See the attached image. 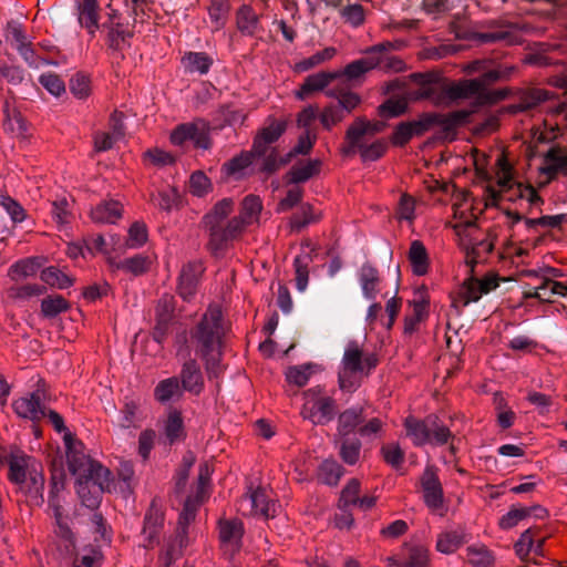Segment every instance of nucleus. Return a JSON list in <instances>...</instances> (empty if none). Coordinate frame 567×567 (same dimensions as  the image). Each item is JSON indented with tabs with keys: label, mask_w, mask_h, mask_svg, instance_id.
<instances>
[{
	"label": "nucleus",
	"mask_w": 567,
	"mask_h": 567,
	"mask_svg": "<svg viewBox=\"0 0 567 567\" xmlns=\"http://www.w3.org/2000/svg\"><path fill=\"white\" fill-rule=\"evenodd\" d=\"M467 75H475L468 80L454 83L449 89L450 97L454 100L473 99L477 106L493 104L506 97L505 90H491L494 83L506 81L515 68L503 65L493 59H477L463 68Z\"/></svg>",
	"instance_id": "obj_1"
},
{
	"label": "nucleus",
	"mask_w": 567,
	"mask_h": 567,
	"mask_svg": "<svg viewBox=\"0 0 567 567\" xmlns=\"http://www.w3.org/2000/svg\"><path fill=\"white\" fill-rule=\"evenodd\" d=\"M381 419L373 416L369 405H353L338 416L337 444L342 461L354 465L359 461L361 441L355 436L373 440L381 432Z\"/></svg>",
	"instance_id": "obj_2"
},
{
	"label": "nucleus",
	"mask_w": 567,
	"mask_h": 567,
	"mask_svg": "<svg viewBox=\"0 0 567 567\" xmlns=\"http://www.w3.org/2000/svg\"><path fill=\"white\" fill-rule=\"evenodd\" d=\"M9 466V481L22 493L29 505L41 506L44 503L43 467L34 457L21 450H12L4 457Z\"/></svg>",
	"instance_id": "obj_3"
},
{
	"label": "nucleus",
	"mask_w": 567,
	"mask_h": 567,
	"mask_svg": "<svg viewBox=\"0 0 567 567\" xmlns=\"http://www.w3.org/2000/svg\"><path fill=\"white\" fill-rule=\"evenodd\" d=\"M234 209L231 198H223L203 217V225L208 231L207 249L219 257L228 248L229 243L240 235V223L235 217L227 219Z\"/></svg>",
	"instance_id": "obj_4"
},
{
	"label": "nucleus",
	"mask_w": 567,
	"mask_h": 567,
	"mask_svg": "<svg viewBox=\"0 0 567 567\" xmlns=\"http://www.w3.org/2000/svg\"><path fill=\"white\" fill-rule=\"evenodd\" d=\"M226 331L220 308L209 306L198 322L189 330V340L195 354L224 349Z\"/></svg>",
	"instance_id": "obj_5"
},
{
	"label": "nucleus",
	"mask_w": 567,
	"mask_h": 567,
	"mask_svg": "<svg viewBox=\"0 0 567 567\" xmlns=\"http://www.w3.org/2000/svg\"><path fill=\"white\" fill-rule=\"evenodd\" d=\"M394 45L391 42H383L370 47L365 50L364 56L354 60L342 72L350 80H354L372 69H380L385 72H401L405 68V63L399 56L393 54Z\"/></svg>",
	"instance_id": "obj_6"
},
{
	"label": "nucleus",
	"mask_w": 567,
	"mask_h": 567,
	"mask_svg": "<svg viewBox=\"0 0 567 567\" xmlns=\"http://www.w3.org/2000/svg\"><path fill=\"white\" fill-rule=\"evenodd\" d=\"M404 427L406 436L412 440L415 446L425 444L444 445L453 437L450 429L434 414L424 419L408 416L404 420Z\"/></svg>",
	"instance_id": "obj_7"
},
{
	"label": "nucleus",
	"mask_w": 567,
	"mask_h": 567,
	"mask_svg": "<svg viewBox=\"0 0 567 567\" xmlns=\"http://www.w3.org/2000/svg\"><path fill=\"white\" fill-rule=\"evenodd\" d=\"M47 392L40 385L33 391L30 396L20 398L12 403L14 412L23 419L38 422L44 417H48L54 430L58 433L70 432L64 424L63 417L55 411L50 410L45 406Z\"/></svg>",
	"instance_id": "obj_8"
},
{
	"label": "nucleus",
	"mask_w": 567,
	"mask_h": 567,
	"mask_svg": "<svg viewBox=\"0 0 567 567\" xmlns=\"http://www.w3.org/2000/svg\"><path fill=\"white\" fill-rule=\"evenodd\" d=\"M327 95L336 101L324 106L319 115L322 126L327 130H330L333 125L343 121L344 117L351 114L362 102L358 93L346 89L329 90Z\"/></svg>",
	"instance_id": "obj_9"
},
{
	"label": "nucleus",
	"mask_w": 567,
	"mask_h": 567,
	"mask_svg": "<svg viewBox=\"0 0 567 567\" xmlns=\"http://www.w3.org/2000/svg\"><path fill=\"white\" fill-rule=\"evenodd\" d=\"M219 540L226 554L233 557L243 546L244 524L238 518L220 519L218 523Z\"/></svg>",
	"instance_id": "obj_10"
},
{
	"label": "nucleus",
	"mask_w": 567,
	"mask_h": 567,
	"mask_svg": "<svg viewBox=\"0 0 567 567\" xmlns=\"http://www.w3.org/2000/svg\"><path fill=\"white\" fill-rule=\"evenodd\" d=\"M420 483L425 505L433 511L443 507V487L437 476V470L433 465H427L424 468Z\"/></svg>",
	"instance_id": "obj_11"
},
{
	"label": "nucleus",
	"mask_w": 567,
	"mask_h": 567,
	"mask_svg": "<svg viewBox=\"0 0 567 567\" xmlns=\"http://www.w3.org/2000/svg\"><path fill=\"white\" fill-rule=\"evenodd\" d=\"M204 267L200 261H188L181 270L177 292L185 301H190L197 291Z\"/></svg>",
	"instance_id": "obj_12"
},
{
	"label": "nucleus",
	"mask_w": 567,
	"mask_h": 567,
	"mask_svg": "<svg viewBox=\"0 0 567 567\" xmlns=\"http://www.w3.org/2000/svg\"><path fill=\"white\" fill-rule=\"evenodd\" d=\"M498 287V279L496 276H487L483 279H477L471 276L466 279L460 290V295L464 300V306L471 302H476L483 295L491 292Z\"/></svg>",
	"instance_id": "obj_13"
},
{
	"label": "nucleus",
	"mask_w": 567,
	"mask_h": 567,
	"mask_svg": "<svg viewBox=\"0 0 567 567\" xmlns=\"http://www.w3.org/2000/svg\"><path fill=\"white\" fill-rule=\"evenodd\" d=\"M178 378L184 392L199 395L205 388L204 374L196 359L189 358L183 363Z\"/></svg>",
	"instance_id": "obj_14"
},
{
	"label": "nucleus",
	"mask_w": 567,
	"mask_h": 567,
	"mask_svg": "<svg viewBox=\"0 0 567 567\" xmlns=\"http://www.w3.org/2000/svg\"><path fill=\"white\" fill-rule=\"evenodd\" d=\"M164 526V514L161 508L152 502L145 517L142 534L144 547H153L159 544V533Z\"/></svg>",
	"instance_id": "obj_15"
},
{
	"label": "nucleus",
	"mask_w": 567,
	"mask_h": 567,
	"mask_svg": "<svg viewBox=\"0 0 567 567\" xmlns=\"http://www.w3.org/2000/svg\"><path fill=\"white\" fill-rule=\"evenodd\" d=\"M110 471L101 463L91 460L73 475L76 476L75 483H83V480L85 483L87 482V484L110 486Z\"/></svg>",
	"instance_id": "obj_16"
},
{
	"label": "nucleus",
	"mask_w": 567,
	"mask_h": 567,
	"mask_svg": "<svg viewBox=\"0 0 567 567\" xmlns=\"http://www.w3.org/2000/svg\"><path fill=\"white\" fill-rule=\"evenodd\" d=\"M340 76L339 72H318L308 75L300 89L296 92L299 100H306L310 94L324 90L333 80Z\"/></svg>",
	"instance_id": "obj_17"
},
{
	"label": "nucleus",
	"mask_w": 567,
	"mask_h": 567,
	"mask_svg": "<svg viewBox=\"0 0 567 567\" xmlns=\"http://www.w3.org/2000/svg\"><path fill=\"white\" fill-rule=\"evenodd\" d=\"M63 441L66 450L69 470L72 474H74L75 472H79V470L92 458L84 454L83 443L79 441L71 432H66V434L63 436Z\"/></svg>",
	"instance_id": "obj_18"
},
{
	"label": "nucleus",
	"mask_w": 567,
	"mask_h": 567,
	"mask_svg": "<svg viewBox=\"0 0 567 567\" xmlns=\"http://www.w3.org/2000/svg\"><path fill=\"white\" fill-rule=\"evenodd\" d=\"M539 173L553 179L558 173L567 175V154L559 147H550L544 155V165Z\"/></svg>",
	"instance_id": "obj_19"
},
{
	"label": "nucleus",
	"mask_w": 567,
	"mask_h": 567,
	"mask_svg": "<svg viewBox=\"0 0 567 567\" xmlns=\"http://www.w3.org/2000/svg\"><path fill=\"white\" fill-rule=\"evenodd\" d=\"M362 295L367 300H374L379 293L380 276L375 267L364 262L358 272Z\"/></svg>",
	"instance_id": "obj_20"
},
{
	"label": "nucleus",
	"mask_w": 567,
	"mask_h": 567,
	"mask_svg": "<svg viewBox=\"0 0 567 567\" xmlns=\"http://www.w3.org/2000/svg\"><path fill=\"white\" fill-rule=\"evenodd\" d=\"M183 395L184 390L177 375L159 381L154 389V396L161 404L177 402Z\"/></svg>",
	"instance_id": "obj_21"
},
{
	"label": "nucleus",
	"mask_w": 567,
	"mask_h": 567,
	"mask_svg": "<svg viewBox=\"0 0 567 567\" xmlns=\"http://www.w3.org/2000/svg\"><path fill=\"white\" fill-rule=\"evenodd\" d=\"M385 128V123L382 121L370 122L364 117H357L352 125L346 132V140H351L357 144L364 135H374Z\"/></svg>",
	"instance_id": "obj_22"
},
{
	"label": "nucleus",
	"mask_w": 567,
	"mask_h": 567,
	"mask_svg": "<svg viewBox=\"0 0 567 567\" xmlns=\"http://www.w3.org/2000/svg\"><path fill=\"white\" fill-rule=\"evenodd\" d=\"M82 482L75 483L76 493L82 504L90 509L97 508L102 501V494L109 489V486L87 484L83 480Z\"/></svg>",
	"instance_id": "obj_23"
},
{
	"label": "nucleus",
	"mask_w": 567,
	"mask_h": 567,
	"mask_svg": "<svg viewBox=\"0 0 567 567\" xmlns=\"http://www.w3.org/2000/svg\"><path fill=\"white\" fill-rule=\"evenodd\" d=\"M164 434L169 445L175 444L185 437V427L182 413L178 410H171L164 422Z\"/></svg>",
	"instance_id": "obj_24"
},
{
	"label": "nucleus",
	"mask_w": 567,
	"mask_h": 567,
	"mask_svg": "<svg viewBox=\"0 0 567 567\" xmlns=\"http://www.w3.org/2000/svg\"><path fill=\"white\" fill-rule=\"evenodd\" d=\"M43 259L40 257H31L19 260L9 268V276L14 281L33 277L41 269Z\"/></svg>",
	"instance_id": "obj_25"
},
{
	"label": "nucleus",
	"mask_w": 567,
	"mask_h": 567,
	"mask_svg": "<svg viewBox=\"0 0 567 567\" xmlns=\"http://www.w3.org/2000/svg\"><path fill=\"white\" fill-rule=\"evenodd\" d=\"M456 35L461 40L475 42L476 44H486L505 40L508 33L504 31L481 32L474 28H464L460 29Z\"/></svg>",
	"instance_id": "obj_26"
},
{
	"label": "nucleus",
	"mask_w": 567,
	"mask_h": 567,
	"mask_svg": "<svg viewBox=\"0 0 567 567\" xmlns=\"http://www.w3.org/2000/svg\"><path fill=\"white\" fill-rule=\"evenodd\" d=\"M261 208V200L258 196L248 195L243 199L240 214L235 216V219L239 220L240 223V234L247 225H250L258 218Z\"/></svg>",
	"instance_id": "obj_27"
},
{
	"label": "nucleus",
	"mask_w": 567,
	"mask_h": 567,
	"mask_svg": "<svg viewBox=\"0 0 567 567\" xmlns=\"http://www.w3.org/2000/svg\"><path fill=\"white\" fill-rule=\"evenodd\" d=\"M121 216V205L115 200L101 203L91 212L92 220L101 224H114Z\"/></svg>",
	"instance_id": "obj_28"
},
{
	"label": "nucleus",
	"mask_w": 567,
	"mask_h": 567,
	"mask_svg": "<svg viewBox=\"0 0 567 567\" xmlns=\"http://www.w3.org/2000/svg\"><path fill=\"white\" fill-rule=\"evenodd\" d=\"M133 31L120 27L118 29L111 30L106 33V43L113 53L117 54L118 58L124 59L123 51L131 47V39Z\"/></svg>",
	"instance_id": "obj_29"
},
{
	"label": "nucleus",
	"mask_w": 567,
	"mask_h": 567,
	"mask_svg": "<svg viewBox=\"0 0 567 567\" xmlns=\"http://www.w3.org/2000/svg\"><path fill=\"white\" fill-rule=\"evenodd\" d=\"M182 62L189 73H208L213 65V59L206 52H187L184 54Z\"/></svg>",
	"instance_id": "obj_30"
},
{
	"label": "nucleus",
	"mask_w": 567,
	"mask_h": 567,
	"mask_svg": "<svg viewBox=\"0 0 567 567\" xmlns=\"http://www.w3.org/2000/svg\"><path fill=\"white\" fill-rule=\"evenodd\" d=\"M409 259L414 275L423 276L427 272L429 256L425 246L420 240H413L411 243Z\"/></svg>",
	"instance_id": "obj_31"
},
{
	"label": "nucleus",
	"mask_w": 567,
	"mask_h": 567,
	"mask_svg": "<svg viewBox=\"0 0 567 567\" xmlns=\"http://www.w3.org/2000/svg\"><path fill=\"white\" fill-rule=\"evenodd\" d=\"M342 365L347 371L358 374L364 373L363 351L357 342L352 341L347 346L342 358Z\"/></svg>",
	"instance_id": "obj_32"
},
{
	"label": "nucleus",
	"mask_w": 567,
	"mask_h": 567,
	"mask_svg": "<svg viewBox=\"0 0 567 567\" xmlns=\"http://www.w3.org/2000/svg\"><path fill=\"white\" fill-rule=\"evenodd\" d=\"M343 474L344 468L334 460H324L318 468V480L329 486H336Z\"/></svg>",
	"instance_id": "obj_33"
},
{
	"label": "nucleus",
	"mask_w": 567,
	"mask_h": 567,
	"mask_svg": "<svg viewBox=\"0 0 567 567\" xmlns=\"http://www.w3.org/2000/svg\"><path fill=\"white\" fill-rule=\"evenodd\" d=\"M411 82L417 87L416 99H429L436 93L437 79L433 74L413 73L410 75Z\"/></svg>",
	"instance_id": "obj_34"
},
{
	"label": "nucleus",
	"mask_w": 567,
	"mask_h": 567,
	"mask_svg": "<svg viewBox=\"0 0 567 567\" xmlns=\"http://www.w3.org/2000/svg\"><path fill=\"white\" fill-rule=\"evenodd\" d=\"M321 162L310 159L302 166H293L287 174L288 182L291 184L305 183L320 172Z\"/></svg>",
	"instance_id": "obj_35"
},
{
	"label": "nucleus",
	"mask_w": 567,
	"mask_h": 567,
	"mask_svg": "<svg viewBox=\"0 0 567 567\" xmlns=\"http://www.w3.org/2000/svg\"><path fill=\"white\" fill-rule=\"evenodd\" d=\"M313 409H316L318 415L317 420H312L313 424H328L337 414L336 401L330 396H323L316 400Z\"/></svg>",
	"instance_id": "obj_36"
},
{
	"label": "nucleus",
	"mask_w": 567,
	"mask_h": 567,
	"mask_svg": "<svg viewBox=\"0 0 567 567\" xmlns=\"http://www.w3.org/2000/svg\"><path fill=\"white\" fill-rule=\"evenodd\" d=\"M70 309V303L60 295H50L41 300V313L44 318H54Z\"/></svg>",
	"instance_id": "obj_37"
},
{
	"label": "nucleus",
	"mask_w": 567,
	"mask_h": 567,
	"mask_svg": "<svg viewBox=\"0 0 567 567\" xmlns=\"http://www.w3.org/2000/svg\"><path fill=\"white\" fill-rule=\"evenodd\" d=\"M40 278L43 282H45L50 287H54L58 289H66L70 286H72L74 282L73 278H71L66 274L62 272L60 269H58L54 266L44 268L41 271Z\"/></svg>",
	"instance_id": "obj_38"
},
{
	"label": "nucleus",
	"mask_w": 567,
	"mask_h": 567,
	"mask_svg": "<svg viewBox=\"0 0 567 567\" xmlns=\"http://www.w3.org/2000/svg\"><path fill=\"white\" fill-rule=\"evenodd\" d=\"M224 349L215 352H207L198 354L203 362L208 379H218L225 371V365L221 362Z\"/></svg>",
	"instance_id": "obj_39"
},
{
	"label": "nucleus",
	"mask_w": 567,
	"mask_h": 567,
	"mask_svg": "<svg viewBox=\"0 0 567 567\" xmlns=\"http://www.w3.org/2000/svg\"><path fill=\"white\" fill-rule=\"evenodd\" d=\"M311 261H312V256L310 252L299 255L293 260L295 272H296V288L300 292H303L307 289L308 280H309L308 267Z\"/></svg>",
	"instance_id": "obj_40"
},
{
	"label": "nucleus",
	"mask_w": 567,
	"mask_h": 567,
	"mask_svg": "<svg viewBox=\"0 0 567 567\" xmlns=\"http://www.w3.org/2000/svg\"><path fill=\"white\" fill-rule=\"evenodd\" d=\"M337 53V50L332 47H328L322 51L315 53L313 55L306 58L295 65V71L297 72H307L326 61L331 60Z\"/></svg>",
	"instance_id": "obj_41"
},
{
	"label": "nucleus",
	"mask_w": 567,
	"mask_h": 567,
	"mask_svg": "<svg viewBox=\"0 0 567 567\" xmlns=\"http://www.w3.org/2000/svg\"><path fill=\"white\" fill-rule=\"evenodd\" d=\"M100 6L97 0H81L79 4V22L83 28H91L95 25V20L99 21Z\"/></svg>",
	"instance_id": "obj_42"
},
{
	"label": "nucleus",
	"mask_w": 567,
	"mask_h": 567,
	"mask_svg": "<svg viewBox=\"0 0 567 567\" xmlns=\"http://www.w3.org/2000/svg\"><path fill=\"white\" fill-rule=\"evenodd\" d=\"M196 509V505L192 498H186L177 523V537L179 538L181 545H183V540L187 536L188 525L195 519Z\"/></svg>",
	"instance_id": "obj_43"
},
{
	"label": "nucleus",
	"mask_w": 567,
	"mask_h": 567,
	"mask_svg": "<svg viewBox=\"0 0 567 567\" xmlns=\"http://www.w3.org/2000/svg\"><path fill=\"white\" fill-rule=\"evenodd\" d=\"M252 159V154L248 151H244L239 155L234 156L231 159L226 162L223 165V172L227 176L238 177L245 168L251 165Z\"/></svg>",
	"instance_id": "obj_44"
},
{
	"label": "nucleus",
	"mask_w": 567,
	"mask_h": 567,
	"mask_svg": "<svg viewBox=\"0 0 567 567\" xmlns=\"http://www.w3.org/2000/svg\"><path fill=\"white\" fill-rule=\"evenodd\" d=\"M398 567H430L429 550L421 545L410 547L404 564Z\"/></svg>",
	"instance_id": "obj_45"
},
{
	"label": "nucleus",
	"mask_w": 567,
	"mask_h": 567,
	"mask_svg": "<svg viewBox=\"0 0 567 567\" xmlns=\"http://www.w3.org/2000/svg\"><path fill=\"white\" fill-rule=\"evenodd\" d=\"M465 543L464 536L457 532H446L439 536L436 549L443 554H452Z\"/></svg>",
	"instance_id": "obj_46"
},
{
	"label": "nucleus",
	"mask_w": 567,
	"mask_h": 567,
	"mask_svg": "<svg viewBox=\"0 0 567 567\" xmlns=\"http://www.w3.org/2000/svg\"><path fill=\"white\" fill-rule=\"evenodd\" d=\"M4 39L16 50L29 42L21 24L14 20L7 23Z\"/></svg>",
	"instance_id": "obj_47"
},
{
	"label": "nucleus",
	"mask_w": 567,
	"mask_h": 567,
	"mask_svg": "<svg viewBox=\"0 0 567 567\" xmlns=\"http://www.w3.org/2000/svg\"><path fill=\"white\" fill-rule=\"evenodd\" d=\"M258 18L249 6H241L237 11V25L241 32L252 34L257 29Z\"/></svg>",
	"instance_id": "obj_48"
},
{
	"label": "nucleus",
	"mask_w": 567,
	"mask_h": 567,
	"mask_svg": "<svg viewBox=\"0 0 567 567\" xmlns=\"http://www.w3.org/2000/svg\"><path fill=\"white\" fill-rule=\"evenodd\" d=\"M467 557L474 567H492L495 560L493 554L484 546H470L467 548Z\"/></svg>",
	"instance_id": "obj_49"
},
{
	"label": "nucleus",
	"mask_w": 567,
	"mask_h": 567,
	"mask_svg": "<svg viewBox=\"0 0 567 567\" xmlns=\"http://www.w3.org/2000/svg\"><path fill=\"white\" fill-rule=\"evenodd\" d=\"M360 482L357 478H351L341 491L338 503V508H349L350 505H357L359 501Z\"/></svg>",
	"instance_id": "obj_50"
},
{
	"label": "nucleus",
	"mask_w": 567,
	"mask_h": 567,
	"mask_svg": "<svg viewBox=\"0 0 567 567\" xmlns=\"http://www.w3.org/2000/svg\"><path fill=\"white\" fill-rule=\"evenodd\" d=\"M117 269L132 272L135 276L142 275L147 270L148 259L143 255H135L115 264Z\"/></svg>",
	"instance_id": "obj_51"
},
{
	"label": "nucleus",
	"mask_w": 567,
	"mask_h": 567,
	"mask_svg": "<svg viewBox=\"0 0 567 567\" xmlns=\"http://www.w3.org/2000/svg\"><path fill=\"white\" fill-rule=\"evenodd\" d=\"M528 516H530L529 508L513 506L505 515L501 517L498 524L502 529H511Z\"/></svg>",
	"instance_id": "obj_52"
},
{
	"label": "nucleus",
	"mask_w": 567,
	"mask_h": 567,
	"mask_svg": "<svg viewBox=\"0 0 567 567\" xmlns=\"http://www.w3.org/2000/svg\"><path fill=\"white\" fill-rule=\"evenodd\" d=\"M493 248L494 246L491 241L482 239L466 250V264L471 267V271H473L475 265L480 262L482 254L487 255Z\"/></svg>",
	"instance_id": "obj_53"
},
{
	"label": "nucleus",
	"mask_w": 567,
	"mask_h": 567,
	"mask_svg": "<svg viewBox=\"0 0 567 567\" xmlns=\"http://www.w3.org/2000/svg\"><path fill=\"white\" fill-rule=\"evenodd\" d=\"M537 532L538 528H527L522 533L518 540L515 543L514 548L520 559H524L530 553L532 548L534 547V537Z\"/></svg>",
	"instance_id": "obj_54"
},
{
	"label": "nucleus",
	"mask_w": 567,
	"mask_h": 567,
	"mask_svg": "<svg viewBox=\"0 0 567 567\" xmlns=\"http://www.w3.org/2000/svg\"><path fill=\"white\" fill-rule=\"evenodd\" d=\"M408 104L404 100L389 99L378 107L381 117H398L405 113Z\"/></svg>",
	"instance_id": "obj_55"
},
{
	"label": "nucleus",
	"mask_w": 567,
	"mask_h": 567,
	"mask_svg": "<svg viewBox=\"0 0 567 567\" xmlns=\"http://www.w3.org/2000/svg\"><path fill=\"white\" fill-rule=\"evenodd\" d=\"M549 99L550 94L548 91L543 89H532L523 95L520 105L523 110H530Z\"/></svg>",
	"instance_id": "obj_56"
},
{
	"label": "nucleus",
	"mask_w": 567,
	"mask_h": 567,
	"mask_svg": "<svg viewBox=\"0 0 567 567\" xmlns=\"http://www.w3.org/2000/svg\"><path fill=\"white\" fill-rule=\"evenodd\" d=\"M39 82L54 96H60L65 91L64 82L55 73L48 72L41 74Z\"/></svg>",
	"instance_id": "obj_57"
},
{
	"label": "nucleus",
	"mask_w": 567,
	"mask_h": 567,
	"mask_svg": "<svg viewBox=\"0 0 567 567\" xmlns=\"http://www.w3.org/2000/svg\"><path fill=\"white\" fill-rule=\"evenodd\" d=\"M71 93L78 99H85L90 94V80L83 73H76L70 80L69 84Z\"/></svg>",
	"instance_id": "obj_58"
},
{
	"label": "nucleus",
	"mask_w": 567,
	"mask_h": 567,
	"mask_svg": "<svg viewBox=\"0 0 567 567\" xmlns=\"http://www.w3.org/2000/svg\"><path fill=\"white\" fill-rule=\"evenodd\" d=\"M210 188V181L200 171H196L190 175L189 178V190L195 196H204Z\"/></svg>",
	"instance_id": "obj_59"
},
{
	"label": "nucleus",
	"mask_w": 567,
	"mask_h": 567,
	"mask_svg": "<svg viewBox=\"0 0 567 567\" xmlns=\"http://www.w3.org/2000/svg\"><path fill=\"white\" fill-rule=\"evenodd\" d=\"M0 205L9 214L13 223H21L25 218L23 207L10 196H0Z\"/></svg>",
	"instance_id": "obj_60"
},
{
	"label": "nucleus",
	"mask_w": 567,
	"mask_h": 567,
	"mask_svg": "<svg viewBox=\"0 0 567 567\" xmlns=\"http://www.w3.org/2000/svg\"><path fill=\"white\" fill-rule=\"evenodd\" d=\"M147 240V229L145 224L135 221L128 229V247L138 248Z\"/></svg>",
	"instance_id": "obj_61"
},
{
	"label": "nucleus",
	"mask_w": 567,
	"mask_h": 567,
	"mask_svg": "<svg viewBox=\"0 0 567 567\" xmlns=\"http://www.w3.org/2000/svg\"><path fill=\"white\" fill-rule=\"evenodd\" d=\"M17 51L19 52L23 61L32 69H39L42 64L51 63L37 54L31 42H28L27 44L22 45Z\"/></svg>",
	"instance_id": "obj_62"
},
{
	"label": "nucleus",
	"mask_w": 567,
	"mask_h": 567,
	"mask_svg": "<svg viewBox=\"0 0 567 567\" xmlns=\"http://www.w3.org/2000/svg\"><path fill=\"white\" fill-rule=\"evenodd\" d=\"M311 364L291 367L287 372V379L290 383H293L298 386H303L305 384H307L311 375Z\"/></svg>",
	"instance_id": "obj_63"
},
{
	"label": "nucleus",
	"mask_w": 567,
	"mask_h": 567,
	"mask_svg": "<svg viewBox=\"0 0 567 567\" xmlns=\"http://www.w3.org/2000/svg\"><path fill=\"white\" fill-rule=\"evenodd\" d=\"M386 151V144L382 140H378L370 145L361 143L360 154L363 161H377Z\"/></svg>",
	"instance_id": "obj_64"
}]
</instances>
